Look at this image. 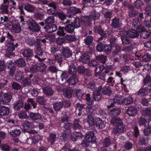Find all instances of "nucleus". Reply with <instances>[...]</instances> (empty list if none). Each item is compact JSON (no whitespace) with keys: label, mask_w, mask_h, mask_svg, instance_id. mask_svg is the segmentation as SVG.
Instances as JSON below:
<instances>
[{"label":"nucleus","mask_w":151,"mask_h":151,"mask_svg":"<svg viewBox=\"0 0 151 151\" xmlns=\"http://www.w3.org/2000/svg\"><path fill=\"white\" fill-rule=\"evenodd\" d=\"M68 23L65 27L67 32L72 33L73 32L75 28L79 27L81 25L83 26L85 25V16H82L81 19L76 17L74 18V21L73 22Z\"/></svg>","instance_id":"obj_1"},{"label":"nucleus","mask_w":151,"mask_h":151,"mask_svg":"<svg viewBox=\"0 0 151 151\" xmlns=\"http://www.w3.org/2000/svg\"><path fill=\"white\" fill-rule=\"evenodd\" d=\"M87 122L89 127H96L97 128L102 129L104 128L105 125L104 121L99 118H93L90 115H88Z\"/></svg>","instance_id":"obj_2"},{"label":"nucleus","mask_w":151,"mask_h":151,"mask_svg":"<svg viewBox=\"0 0 151 151\" xmlns=\"http://www.w3.org/2000/svg\"><path fill=\"white\" fill-rule=\"evenodd\" d=\"M93 38L92 36H88L86 37V60H88V56L89 57L90 55L93 54L94 51L93 48L94 43L93 42Z\"/></svg>","instance_id":"obj_3"},{"label":"nucleus","mask_w":151,"mask_h":151,"mask_svg":"<svg viewBox=\"0 0 151 151\" xmlns=\"http://www.w3.org/2000/svg\"><path fill=\"white\" fill-rule=\"evenodd\" d=\"M18 45V44L17 43H16L15 44L14 42H7V50L6 51L5 55L9 58H11L12 56L14 55V53L13 52V51Z\"/></svg>","instance_id":"obj_4"},{"label":"nucleus","mask_w":151,"mask_h":151,"mask_svg":"<svg viewBox=\"0 0 151 151\" xmlns=\"http://www.w3.org/2000/svg\"><path fill=\"white\" fill-rule=\"evenodd\" d=\"M12 99V94L10 93H4L0 92V100L1 104L4 105L9 104Z\"/></svg>","instance_id":"obj_5"},{"label":"nucleus","mask_w":151,"mask_h":151,"mask_svg":"<svg viewBox=\"0 0 151 151\" xmlns=\"http://www.w3.org/2000/svg\"><path fill=\"white\" fill-rule=\"evenodd\" d=\"M27 24L28 25V29L31 31L35 32H39L40 28L39 24L35 21L32 19H30L27 22Z\"/></svg>","instance_id":"obj_6"},{"label":"nucleus","mask_w":151,"mask_h":151,"mask_svg":"<svg viewBox=\"0 0 151 151\" xmlns=\"http://www.w3.org/2000/svg\"><path fill=\"white\" fill-rule=\"evenodd\" d=\"M99 17L95 12L91 13L89 16L86 15V26L89 27L91 25L92 20L98 19Z\"/></svg>","instance_id":"obj_7"},{"label":"nucleus","mask_w":151,"mask_h":151,"mask_svg":"<svg viewBox=\"0 0 151 151\" xmlns=\"http://www.w3.org/2000/svg\"><path fill=\"white\" fill-rule=\"evenodd\" d=\"M124 99V97L123 96L119 94H117L114 99L111 100V103H109L110 105L107 106V108L109 109L115 106L114 104L116 103L119 104H122L123 105Z\"/></svg>","instance_id":"obj_8"},{"label":"nucleus","mask_w":151,"mask_h":151,"mask_svg":"<svg viewBox=\"0 0 151 151\" xmlns=\"http://www.w3.org/2000/svg\"><path fill=\"white\" fill-rule=\"evenodd\" d=\"M25 131L29 134H31L32 139V143L36 144L38 143L39 141L41 139L40 135L38 134L37 132L35 130H30L29 131Z\"/></svg>","instance_id":"obj_9"},{"label":"nucleus","mask_w":151,"mask_h":151,"mask_svg":"<svg viewBox=\"0 0 151 151\" xmlns=\"http://www.w3.org/2000/svg\"><path fill=\"white\" fill-rule=\"evenodd\" d=\"M46 67V65L45 63L40 62L31 66L30 70L33 73L43 72L45 70Z\"/></svg>","instance_id":"obj_10"},{"label":"nucleus","mask_w":151,"mask_h":151,"mask_svg":"<svg viewBox=\"0 0 151 151\" xmlns=\"http://www.w3.org/2000/svg\"><path fill=\"white\" fill-rule=\"evenodd\" d=\"M93 31L95 32L98 33L101 36V37L99 38L97 40L98 42L102 40L103 38H105L107 37V33L101 29V26L100 25L97 26H95L94 27Z\"/></svg>","instance_id":"obj_11"},{"label":"nucleus","mask_w":151,"mask_h":151,"mask_svg":"<svg viewBox=\"0 0 151 151\" xmlns=\"http://www.w3.org/2000/svg\"><path fill=\"white\" fill-rule=\"evenodd\" d=\"M125 31L123 30L120 31L119 32L122 43L124 45H129L132 41L131 38L127 35L125 34Z\"/></svg>","instance_id":"obj_12"},{"label":"nucleus","mask_w":151,"mask_h":151,"mask_svg":"<svg viewBox=\"0 0 151 151\" xmlns=\"http://www.w3.org/2000/svg\"><path fill=\"white\" fill-rule=\"evenodd\" d=\"M86 141L92 143H94L96 142V138L93 132L88 130L86 133V147L88 146Z\"/></svg>","instance_id":"obj_13"},{"label":"nucleus","mask_w":151,"mask_h":151,"mask_svg":"<svg viewBox=\"0 0 151 151\" xmlns=\"http://www.w3.org/2000/svg\"><path fill=\"white\" fill-rule=\"evenodd\" d=\"M81 12L80 8H77L74 6H71L68 9L67 12V16L69 18L73 17V18H76L73 17L74 15L78 13H81Z\"/></svg>","instance_id":"obj_14"},{"label":"nucleus","mask_w":151,"mask_h":151,"mask_svg":"<svg viewBox=\"0 0 151 151\" xmlns=\"http://www.w3.org/2000/svg\"><path fill=\"white\" fill-rule=\"evenodd\" d=\"M137 31L140 33V37L142 39L148 38L150 36V34L145 28L142 25H140L137 27Z\"/></svg>","instance_id":"obj_15"},{"label":"nucleus","mask_w":151,"mask_h":151,"mask_svg":"<svg viewBox=\"0 0 151 151\" xmlns=\"http://www.w3.org/2000/svg\"><path fill=\"white\" fill-rule=\"evenodd\" d=\"M5 133L3 132H0V147L1 148V150L4 151H9L11 147L7 144H1V140L4 139L5 137Z\"/></svg>","instance_id":"obj_16"},{"label":"nucleus","mask_w":151,"mask_h":151,"mask_svg":"<svg viewBox=\"0 0 151 151\" xmlns=\"http://www.w3.org/2000/svg\"><path fill=\"white\" fill-rule=\"evenodd\" d=\"M35 53L36 55L34 56L35 58H37L39 61H42L46 60L43 56L44 54L45 53L43 49L40 47L37 48Z\"/></svg>","instance_id":"obj_17"},{"label":"nucleus","mask_w":151,"mask_h":151,"mask_svg":"<svg viewBox=\"0 0 151 151\" xmlns=\"http://www.w3.org/2000/svg\"><path fill=\"white\" fill-rule=\"evenodd\" d=\"M9 26H11L14 32L15 33H19L21 30L19 21L17 20L12 21L9 25Z\"/></svg>","instance_id":"obj_18"},{"label":"nucleus","mask_w":151,"mask_h":151,"mask_svg":"<svg viewBox=\"0 0 151 151\" xmlns=\"http://www.w3.org/2000/svg\"><path fill=\"white\" fill-rule=\"evenodd\" d=\"M98 91H99L104 95L110 96L111 93V90L108 86L101 85L98 88Z\"/></svg>","instance_id":"obj_19"},{"label":"nucleus","mask_w":151,"mask_h":151,"mask_svg":"<svg viewBox=\"0 0 151 151\" xmlns=\"http://www.w3.org/2000/svg\"><path fill=\"white\" fill-rule=\"evenodd\" d=\"M57 14L58 17L62 20L60 22L62 24H66L70 22L71 20L69 19L67 20L66 19L67 17H68L67 16V14L65 15L63 13L59 12H57Z\"/></svg>","instance_id":"obj_20"},{"label":"nucleus","mask_w":151,"mask_h":151,"mask_svg":"<svg viewBox=\"0 0 151 151\" xmlns=\"http://www.w3.org/2000/svg\"><path fill=\"white\" fill-rule=\"evenodd\" d=\"M61 51L63 55L65 58H70L73 54L72 51L68 47H62Z\"/></svg>","instance_id":"obj_21"},{"label":"nucleus","mask_w":151,"mask_h":151,"mask_svg":"<svg viewBox=\"0 0 151 151\" xmlns=\"http://www.w3.org/2000/svg\"><path fill=\"white\" fill-rule=\"evenodd\" d=\"M22 54L24 58L27 59L28 62V59L33 56V50L30 48L25 49L23 51Z\"/></svg>","instance_id":"obj_22"},{"label":"nucleus","mask_w":151,"mask_h":151,"mask_svg":"<svg viewBox=\"0 0 151 151\" xmlns=\"http://www.w3.org/2000/svg\"><path fill=\"white\" fill-rule=\"evenodd\" d=\"M111 26L114 29H118L121 27L120 19L115 17L112 19Z\"/></svg>","instance_id":"obj_23"},{"label":"nucleus","mask_w":151,"mask_h":151,"mask_svg":"<svg viewBox=\"0 0 151 151\" xmlns=\"http://www.w3.org/2000/svg\"><path fill=\"white\" fill-rule=\"evenodd\" d=\"M124 124L115 126L113 128V132L115 135H118L124 132Z\"/></svg>","instance_id":"obj_24"},{"label":"nucleus","mask_w":151,"mask_h":151,"mask_svg":"<svg viewBox=\"0 0 151 151\" xmlns=\"http://www.w3.org/2000/svg\"><path fill=\"white\" fill-rule=\"evenodd\" d=\"M137 113V108L133 106H130L128 108L126 111V113L129 116L134 117Z\"/></svg>","instance_id":"obj_25"},{"label":"nucleus","mask_w":151,"mask_h":151,"mask_svg":"<svg viewBox=\"0 0 151 151\" xmlns=\"http://www.w3.org/2000/svg\"><path fill=\"white\" fill-rule=\"evenodd\" d=\"M10 108L4 106H0V116L1 117L7 116L10 112Z\"/></svg>","instance_id":"obj_26"},{"label":"nucleus","mask_w":151,"mask_h":151,"mask_svg":"<svg viewBox=\"0 0 151 151\" xmlns=\"http://www.w3.org/2000/svg\"><path fill=\"white\" fill-rule=\"evenodd\" d=\"M111 122V124L115 127L124 124L122 119L118 117L112 118Z\"/></svg>","instance_id":"obj_27"},{"label":"nucleus","mask_w":151,"mask_h":151,"mask_svg":"<svg viewBox=\"0 0 151 151\" xmlns=\"http://www.w3.org/2000/svg\"><path fill=\"white\" fill-rule=\"evenodd\" d=\"M24 103L21 100H19L13 104V108L14 111H18L22 108Z\"/></svg>","instance_id":"obj_28"},{"label":"nucleus","mask_w":151,"mask_h":151,"mask_svg":"<svg viewBox=\"0 0 151 151\" xmlns=\"http://www.w3.org/2000/svg\"><path fill=\"white\" fill-rule=\"evenodd\" d=\"M44 29L46 32L51 33L55 31L57 29V27L56 24H52L46 26L44 27Z\"/></svg>","instance_id":"obj_29"},{"label":"nucleus","mask_w":151,"mask_h":151,"mask_svg":"<svg viewBox=\"0 0 151 151\" xmlns=\"http://www.w3.org/2000/svg\"><path fill=\"white\" fill-rule=\"evenodd\" d=\"M121 112V109L119 108H115L111 109L109 112L110 116H116L119 115Z\"/></svg>","instance_id":"obj_30"},{"label":"nucleus","mask_w":151,"mask_h":151,"mask_svg":"<svg viewBox=\"0 0 151 151\" xmlns=\"http://www.w3.org/2000/svg\"><path fill=\"white\" fill-rule=\"evenodd\" d=\"M29 116L32 120L34 121L40 120L41 118V116L39 113L32 112L29 113Z\"/></svg>","instance_id":"obj_31"},{"label":"nucleus","mask_w":151,"mask_h":151,"mask_svg":"<svg viewBox=\"0 0 151 151\" xmlns=\"http://www.w3.org/2000/svg\"><path fill=\"white\" fill-rule=\"evenodd\" d=\"M24 78V72L20 70H18L15 76V80L18 82H21Z\"/></svg>","instance_id":"obj_32"},{"label":"nucleus","mask_w":151,"mask_h":151,"mask_svg":"<svg viewBox=\"0 0 151 151\" xmlns=\"http://www.w3.org/2000/svg\"><path fill=\"white\" fill-rule=\"evenodd\" d=\"M16 65L18 67L23 68L26 65V62L23 58H19L14 61Z\"/></svg>","instance_id":"obj_33"},{"label":"nucleus","mask_w":151,"mask_h":151,"mask_svg":"<svg viewBox=\"0 0 151 151\" xmlns=\"http://www.w3.org/2000/svg\"><path fill=\"white\" fill-rule=\"evenodd\" d=\"M142 20L141 19L138 17H135L133 19L132 21V25L134 28H136L137 29V27L140 25H142L140 24H142Z\"/></svg>","instance_id":"obj_34"},{"label":"nucleus","mask_w":151,"mask_h":151,"mask_svg":"<svg viewBox=\"0 0 151 151\" xmlns=\"http://www.w3.org/2000/svg\"><path fill=\"white\" fill-rule=\"evenodd\" d=\"M83 135L79 132H74L71 135V140L73 141H76L78 139H81Z\"/></svg>","instance_id":"obj_35"},{"label":"nucleus","mask_w":151,"mask_h":151,"mask_svg":"<svg viewBox=\"0 0 151 151\" xmlns=\"http://www.w3.org/2000/svg\"><path fill=\"white\" fill-rule=\"evenodd\" d=\"M73 127V125L71 123L66 122L63 124L64 131L68 132L69 134L71 133V130Z\"/></svg>","instance_id":"obj_36"},{"label":"nucleus","mask_w":151,"mask_h":151,"mask_svg":"<svg viewBox=\"0 0 151 151\" xmlns=\"http://www.w3.org/2000/svg\"><path fill=\"white\" fill-rule=\"evenodd\" d=\"M107 60L106 56L102 55L96 56L95 57V61L103 64L106 63Z\"/></svg>","instance_id":"obj_37"},{"label":"nucleus","mask_w":151,"mask_h":151,"mask_svg":"<svg viewBox=\"0 0 151 151\" xmlns=\"http://www.w3.org/2000/svg\"><path fill=\"white\" fill-rule=\"evenodd\" d=\"M127 35L131 38L137 37L139 34V32L135 29H132L129 30L127 32Z\"/></svg>","instance_id":"obj_38"},{"label":"nucleus","mask_w":151,"mask_h":151,"mask_svg":"<svg viewBox=\"0 0 151 151\" xmlns=\"http://www.w3.org/2000/svg\"><path fill=\"white\" fill-rule=\"evenodd\" d=\"M68 72L72 75H75L77 73V69L74 63H71L69 66Z\"/></svg>","instance_id":"obj_39"},{"label":"nucleus","mask_w":151,"mask_h":151,"mask_svg":"<svg viewBox=\"0 0 151 151\" xmlns=\"http://www.w3.org/2000/svg\"><path fill=\"white\" fill-rule=\"evenodd\" d=\"M149 91L148 88H143L137 91V95L141 97L147 95Z\"/></svg>","instance_id":"obj_40"},{"label":"nucleus","mask_w":151,"mask_h":151,"mask_svg":"<svg viewBox=\"0 0 151 151\" xmlns=\"http://www.w3.org/2000/svg\"><path fill=\"white\" fill-rule=\"evenodd\" d=\"M42 90L44 93L48 96L52 95L54 93V91L52 88L49 86L43 87Z\"/></svg>","instance_id":"obj_41"},{"label":"nucleus","mask_w":151,"mask_h":151,"mask_svg":"<svg viewBox=\"0 0 151 151\" xmlns=\"http://www.w3.org/2000/svg\"><path fill=\"white\" fill-rule=\"evenodd\" d=\"M70 85H73L76 84L78 82V79L75 75H72L66 81Z\"/></svg>","instance_id":"obj_42"},{"label":"nucleus","mask_w":151,"mask_h":151,"mask_svg":"<svg viewBox=\"0 0 151 151\" xmlns=\"http://www.w3.org/2000/svg\"><path fill=\"white\" fill-rule=\"evenodd\" d=\"M148 142V138L147 137L145 136H141L140 137L139 139V143L142 145H145Z\"/></svg>","instance_id":"obj_43"},{"label":"nucleus","mask_w":151,"mask_h":151,"mask_svg":"<svg viewBox=\"0 0 151 151\" xmlns=\"http://www.w3.org/2000/svg\"><path fill=\"white\" fill-rule=\"evenodd\" d=\"M93 101H99L101 99L102 94L99 91H98V89H97V91L96 92H93Z\"/></svg>","instance_id":"obj_44"},{"label":"nucleus","mask_w":151,"mask_h":151,"mask_svg":"<svg viewBox=\"0 0 151 151\" xmlns=\"http://www.w3.org/2000/svg\"><path fill=\"white\" fill-rule=\"evenodd\" d=\"M67 32L65 28L63 27H61L59 26L58 27V30L57 32V34L63 37L66 36Z\"/></svg>","instance_id":"obj_45"},{"label":"nucleus","mask_w":151,"mask_h":151,"mask_svg":"<svg viewBox=\"0 0 151 151\" xmlns=\"http://www.w3.org/2000/svg\"><path fill=\"white\" fill-rule=\"evenodd\" d=\"M56 134L54 133H51L49 134L48 140L50 145H52L56 141Z\"/></svg>","instance_id":"obj_46"},{"label":"nucleus","mask_w":151,"mask_h":151,"mask_svg":"<svg viewBox=\"0 0 151 151\" xmlns=\"http://www.w3.org/2000/svg\"><path fill=\"white\" fill-rule=\"evenodd\" d=\"M96 67L95 71V73L96 75L100 74L104 70V65H103L98 64L95 66Z\"/></svg>","instance_id":"obj_47"},{"label":"nucleus","mask_w":151,"mask_h":151,"mask_svg":"<svg viewBox=\"0 0 151 151\" xmlns=\"http://www.w3.org/2000/svg\"><path fill=\"white\" fill-rule=\"evenodd\" d=\"M45 15L42 13L38 12H35L33 17L36 20L42 21L44 19Z\"/></svg>","instance_id":"obj_48"},{"label":"nucleus","mask_w":151,"mask_h":151,"mask_svg":"<svg viewBox=\"0 0 151 151\" xmlns=\"http://www.w3.org/2000/svg\"><path fill=\"white\" fill-rule=\"evenodd\" d=\"M104 73L108 75H112L113 74L111 65H106L105 66H104Z\"/></svg>","instance_id":"obj_49"},{"label":"nucleus","mask_w":151,"mask_h":151,"mask_svg":"<svg viewBox=\"0 0 151 151\" xmlns=\"http://www.w3.org/2000/svg\"><path fill=\"white\" fill-rule=\"evenodd\" d=\"M24 8L25 10L30 13H33L35 8L34 6L30 4H27L25 5Z\"/></svg>","instance_id":"obj_50"},{"label":"nucleus","mask_w":151,"mask_h":151,"mask_svg":"<svg viewBox=\"0 0 151 151\" xmlns=\"http://www.w3.org/2000/svg\"><path fill=\"white\" fill-rule=\"evenodd\" d=\"M142 113V115L144 116L151 117V108L147 107L143 108Z\"/></svg>","instance_id":"obj_51"},{"label":"nucleus","mask_w":151,"mask_h":151,"mask_svg":"<svg viewBox=\"0 0 151 151\" xmlns=\"http://www.w3.org/2000/svg\"><path fill=\"white\" fill-rule=\"evenodd\" d=\"M21 134L20 130L17 128L11 130L9 132L10 135L13 137H16L19 136Z\"/></svg>","instance_id":"obj_52"},{"label":"nucleus","mask_w":151,"mask_h":151,"mask_svg":"<svg viewBox=\"0 0 151 151\" xmlns=\"http://www.w3.org/2000/svg\"><path fill=\"white\" fill-rule=\"evenodd\" d=\"M63 103L60 102H55L54 103L53 105V108L56 111H60L63 107Z\"/></svg>","instance_id":"obj_53"},{"label":"nucleus","mask_w":151,"mask_h":151,"mask_svg":"<svg viewBox=\"0 0 151 151\" xmlns=\"http://www.w3.org/2000/svg\"><path fill=\"white\" fill-rule=\"evenodd\" d=\"M123 102V105H128L133 102V98L130 96L127 97L124 99Z\"/></svg>","instance_id":"obj_54"},{"label":"nucleus","mask_w":151,"mask_h":151,"mask_svg":"<svg viewBox=\"0 0 151 151\" xmlns=\"http://www.w3.org/2000/svg\"><path fill=\"white\" fill-rule=\"evenodd\" d=\"M45 26L47 25H50L53 24L55 22V18L53 16L48 17L45 20Z\"/></svg>","instance_id":"obj_55"},{"label":"nucleus","mask_w":151,"mask_h":151,"mask_svg":"<svg viewBox=\"0 0 151 151\" xmlns=\"http://www.w3.org/2000/svg\"><path fill=\"white\" fill-rule=\"evenodd\" d=\"M36 99L37 103L40 105H45L46 103V100L43 96H37Z\"/></svg>","instance_id":"obj_56"},{"label":"nucleus","mask_w":151,"mask_h":151,"mask_svg":"<svg viewBox=\"0 0 151 151\" xmlns=\"http://www.w3.org/2000/svg\"><path fill=\"white\" fill-rule=\"evenodd\" d=\"M79 120L77 119H75L73 122V128L75 130L77 129H80L81 128V126L80 124H79Z\"/></svg>","instance_id":"obj_57"},{"label":"nucleus","mask_w":151,"mask_h":151,"mask_svg":"<svg viewBox=\"0 0 151 151\" xmlns=\"http://www.w3.org/2000/svg\"><path fill=\"white\" fill-rule=\"evenodd\" d=\"M91 55H90L89 57L88 55V60H86V63H88V65L90 67H95L97 64V62L95 60H93L89 61L90 57Z\"/></svg>","instance_id":"obj_58"},{"label":"nucleus","mask_w":151,"mask_h":151,"mask_svg":"<svg viewBox=\"0 0 151 151\" xmlns=\"http://www.w3.org/2000/svg\"><path fill=\"white\" fill-rule=\"evenodd\" d=\"M22 126L25 129L24 130V132H27L25 130L27 131L26 129H29L32 128V124L30 122L26 121L23 123Z\"/></svg>","instance_id":"obj_59"},{"label":"nucleus","mask_w":151,"mask_h":151,"mask_svg":"<svg viewBox=\"0 0 151 151\" xmlns=\"http://www.w3.org/2000/svg\"><path fill=\"white\" fill-rule=\"evenodd\" d=\"M87 87L88 89L94 91L96 88L95 83L94 81H90L88 84H86Z\"/></svg>","instance_id":"obj_60"},{"label":"nucleus","mask_w":151,"mask_h":151,"mask_svg":"<svg viewBox=\"0 0 151 151\" xmlns=\"http://www.w3.org/2000/svg\"><path fill=\"white\" fill-rule=\"evenodd\" d=\"M151 82V76L147 75L143 79V83L144 86L150 84Z\"/></svg>","instance_id":"obj_61"},{"label":"nucleus","mask_w":151,"mask_h":151,"mask_svg":"<svg viewBox=\"0 0 151 151\" xmlns=\"http://www.w3.org/2000/svg\"><path fill=\"white\" fill-rule=\"evenodd\" d=\"M112 49V47L109 45L105 44L104 45L103 51L106 54H109L111 52Z\"/></svg>","instance_id":"obj_62"},{"label":"nucleus","mask_w":151,"mask_h":151,"mask_svg":"<svg viewBox=\"0 0 151 151\" xmlns=\"http://www.w3.org/2000/svg\"><path fill=\"white\" fill-rule=\"evenodd\" d=\"M112 141L110 138L109 137H106L104 139L103 142V145L109 147L112 144Z\"/></svg>","instance_id":"obj_63"},{"label":"nucleus","mask_w":151,"mask_h":151,"mask_svg":"<svg viewBox=\"0 0 151 151\" xmlns=\"http://www.w3.org/2000/svg\"><path fill=\"white\" fill-rule=\"evenodd\" d=\"M142 58L144 61L147 62L151 58V54L148 52H146L142 56Z\"/></svg>","instance_id":"obj_64"}]
</instances>
